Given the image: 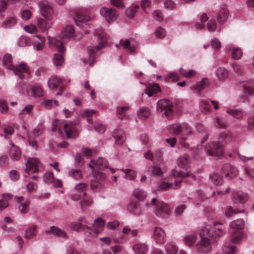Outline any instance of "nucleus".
<instances>
[{
  "instance_id": "f8f14e48",
  "label": "nucleus",
  "mask_w": 254,
  "mask_h": 254,
  "mask_svg": "<svg viewBox=\"0 0 254 254\" xmlns=\"http://www.w3.org/2000/svg\"><path fill=\"white\" fill-rule=\"evenodd\" d=\"M7 68L13 71L15 75H18L19 78L21 79L24 78L23 73L28 71V67L26 64L22 63L18 66H14L13 64H10L7 66Z\"/></svg>"
},
{
  "instance_id": "9d476101",
  "label": "nucleus",
  "mask_w": 254,
  "mask_h": 254,
  "mask_svg": "<svg viewBox=\"0 0 254 254\" xmlns=\"http://www.w3.org/2000/svg\"><path fill=\"white\" fill-rule=\"evenodd\" d=\"M76 124L70 122L64 124L63 127H59L58 131L62 135H64L67 138L72 137L73 133L76 130Z\"/></svg>"
},
{
  "instance_id": "0e129e2a",
  "label": "nucleus",
  "mask_w": 254,
  "mask_h": 254,
  "mask_svg": "<svg viewBox=\"0 0 254 254\" xmlns=\"http://www.w3.org/2000/svg\"><path fill=\"white\" fill-rule=\"evenodd\" d=\"M37 26L43 31H45L48 29V23L47 21L45 19H38Z\"/></svg>"
},
{
  "instance_id": "c85d7f7f",
  "label": "nucleus",
  "mask_w": 254,
  "mask_h": 254,
  "mask_svg": "<svg viewBox=\"0 0 254 254\" xmlns=\"http://www.w3.org/2000/svg\"><path fill=\"white\" fill-rule=\"evenodd\" d=\"M243 88L246 94L250 95L254 94V81L246 82L243 85Z\"/></svg>"
},
{
  "instance_id": "6ab92c4d",
  "label": "nucleus",
  "mask_w": 254,
  "mask_h": 254,
  "mask_svg": "<svg viewBox=\"0 0 254 254\" xmlns=\"http://www.w3.org/2000/svg\"><path fill=\"white\" fill-rule=\"evenodd\" d=\"M222 172L225 174V177L229 179L235 177L237 174V170L235 167L229 163L225 164L222 168Z\"/></svg>"
},
{
  "instance_id": "bf43d9fd",
  "label": "nucleus",
  "mask_w": 254,
  "mask_h": 254,
  "mask_svg": "<svg viewBox=\"0 0 254 254\" xmlns=\"http://www.w3.org/2000/svg\"><path fill=\"white\" fill-rule=\"evenodd\" d=\"M30 39L25 36H21L18 40V44L20 47H24L30 44Z\"/></svg>"
},
{
  "instance_id": "37998d69",
  "label": "nucleus",
  "mask_w": 254,
  "mask_h": 254,
  "mask_svg": "<svg viewBox=\"0 0 254 254\" xmlns=\"http://www.w3.org/2000/svg\"><path fill=\"white\" fill-rule=\"evenodd\" d=\"M64 52L61 53V54H55L53 58V63L56 66L61 65L64 62V58L63 54Z\"/></svg>"
},
{
  "instance_id": "c9c22d12",
  "label": "nucleus",
  "mask_w": 254,
  "mask_h": 254,
  "mask_svg": "<svg viewBox=\"0 0 254 254\" xmlns=\"http://www.w3.org/2000/svg\"><path fill=\"white\" fill-rule=\"evenodd\" d=\"M226 112L229 115L237 119L242 120L243 118V112L241 110L228 109Z\"/></svg>"
},
{
  "instance_id": "1a4fd4ad",
  "label": "nucleus",
  "mask_w": 254,
  "mask_h": 254,
  "mask_svg": "<svg viewBox=\"0 0 254 254\" xmlns=\"http://www.w3.org/2000/svg\"><path fill=\"white\" fill-rule=\"evenodd\" d=\"M39 164V160L36 158H30L26 164V168L25 169V177L31 174L37 173L39 171L38 166Z\"/></svg>"
},
{
  "instance_id": "09e8293b",
  "label": "nucleus",
  "mask_w": 254,
  "mask_h": 254,
  "mask_svg": "<svg viewBox=\"0 0 254 254\" xmlns=\"http://www.w3.org/2000/svg\"><path fill=\"white\" fill-rule=\"evenodd\" d=\"M213 183L215 185H220L222 184V180L219 175L217 173H214L210 175Z\"/></svg>"
},
{
  "instance_id": "de8ad7c7",
  "label": "nucleus",
  "mask_w": 254,
  "mask_h": 254,
  "mask_svg": "<svg viewBox=\"0 0 254 254\" xmlns=\"http://www.w3.org/2000/svg\"><path fill=\"white\" fill-rule=\"evenodd\" d=\"M134 195L137 199L143 200L146 196V193L143 190L136 189L134 190Z\"/></svg>"
},
{
  "instance_id": "ddd939ff",
  "label": "nucleus",
  "mask_w": 254,
  "mask_h": 254,
  "mask_svg": "<svg viewBox=\"0 0 254 254\" xmlns=\"http://www.w3.org/2000/svg\"><path fill=\"white\" fill-rule=\"evenodd\" d=\"M207 153L210 156H221L224 153L223 146L219 142H212L209 144Z\"/></svg>"
},
{
  "instance_id": "423d86ee",
  "label": "nucleus",
  "mask_w": 254,
  "mask_h": 254,
  "mask_svg": "<svg viewBox=\"0 0 254 254\" xmlns=\"http://www.w3.org/2000/svg\"><path fill=\"white\" fill-rule=\"evenodd\" d=\"M173 105L172 102L168 100L162 99L159 100L157 104V111L163 112L166 117H170L173 114Z\"/></svg>"
},
{
  "instance_id": "bb28decb",
  "label": "nucleus",
  "mask_w": 254,
  "mask_h": 254,
  "mask_svg": "<svg viewBox=\"0 0 254 254\" xmlns=\"http://www.w3.org/2000/svg\"><path fill=\"white\" fill-rule=\"evenodd\" d=\"M172 174L175 177H178L179 179L177 181H175V189H178L180 187V184L182 182V179L186 177L190 176V173H187L186 174L182 171L173 170Z\"/></svg>"
},
{
  "instance_id": "13d9d810",
  "label": "nucleus",
  "mask_w": 254,
  "mask_h": 254,
  "mask_svg": "<svg viewBox=\"0 0 254 254\" xmlns=\"http://www.w3.org/2000/svg\"><path fill=\"white\" fill-rule=\"evenodd\" d=\"M96 113V111L95 110H86L85 111L83 114L82 115L84 117H86L87 118V121L89 124H92V115L93 114H94Z\"/></svg>"
},
{
  "instance_id": "393cba45",
  "label": "nucleus",
  "mask_w": 254,
  "mask_h": 254,
  "mask_svg": "<svg viewBox=\"0 0 254 254\" xmlns=\"http://www.w3.org/2000/svg\"><path fill=\"white\" fill-rule=\"evenodd\" d=\"M128 211L134 215L138 216L142 212L140 204L138 202H131L127 206Z\"/></svg>"
},
{
  "instance_id": "2f4dec72",
  "label": "nucleus",
  "mask_w": 254,
  "mask_h": 254,
  "mask_svg": "<svg viewBox=\"0 0 254 254\" xmlns=\"http://www.w3.org/2000/svg\"><path fill=\"white\" fill-rule=\"evenodd\" d=\"M160 91V87L159 84L153 83L147 88L146 93L149 97H151Z\"/></svg>"
},
{
  "instance_id": "774afa93",
  "label": "nucleus",
  "mask_w": 254,
  "mask_h": 254,
  "mask_svg": "<svg viewBox=\"0 0 254 254\" xmlns=\"http://www.w3.org/2000/svg\"><path fill=\"white\" fill-rule=\"evenodd\" d=\"M155 34L158 38H163L166 35L165 29L161 27H159L156 29Z\"/></svg>"
},
{
  "instance_id": "20e7f679",
  "label": "nucleus",
  "mask_w": 254,
  "mask_h": 254,
  "mask_svg": "<svg viewBox=\"0 0 254 254\" xmlns=\"http://www.w3.org/2000/svg\"><path fill=\"white\" fill-rule=\"evenodd\" d=\"M169 132L173 135L182 133L183 135H189L191 133V128L186 124L176 123L170 125L168 127Z\"/></svg>"
},
{
  "instance_id": "603ef678",
  "label": "nucleus",
  "mask_w": 254,
  "mask_h": 254,
  "mask_svg": "<svg viewBox=\"0 0 254 254\" xmlns=\"http://www.w3.org/2000/svg\"><path fill=\"white\" fill-rule=\"evenodd\" d=\"M214 126L218 128H225L227 127L225 121L219 117H217L214 121Z\"/></svg>"
},
{
  "instance_id": "6e6552de",
  "label": "nucleus",
  "mask_w": 254,
  "mask_h": 254,
  "mask_svg": "<svg viewBox=\"0 0 254 254\" xmlns=\"http://www.w3.org/2000/svg\"><path fill=\"white\" fill-rule=\"evenodd\" d=\"M106 175L100 171L93 172V179L91 181L90 187L93 191H98L102 188V181L105 179Z\"/></svg>"
},
{
  "instance_id": "864d4df0",
  "label": "nucleus",
  "mask_w": 254,
  "mask_h": 254,
  "mask_svg": "<svg viewBox=\"0 0 254 254\" xmlns=\"http://www.w3.org/2000/svg\"><path fill=\"white\" fill-rule=\"evenodd\" d=\"M93 203L92 198L90 197H87L86 198L82 199L80 201V205L81 208L84 210L86 208L90 206Z\"/></svg>"
},
{
  "instance_id": "4d7b16f0",
  "label": "nucleus",
  "mask_w": 254,
  "mask_h": 254,
  "mask_svg": "<svg viewBox=\"0 0 254 254\" xmlns=\"http://www.w3.org/2000/svg\"><path fill=\"white\" fill-rule=\"evenodd\" d=\"M39 40L40 42L35 44L34 47L37 50H40L42 49L45 45V38L40 36V35H37L36 36Z\"/></svg>"
},
{
  "instance_id": "49530a36",
  "label": "nucleus",
  "mask_w": 254,
  "mask_h": 254,
  "mask_svg": "<svg viewBox=\"0 0 254 254\" xmlns=\"http://www.w3.org/2000/svg\"><path fill=\"white\" fill-rule=\"evenodd\" d=\"M148 172L151 174L158 176H162L163 174V172L161 168L158 166L154 165L150 166L148 168Z\"/></svg>"
},
{
  "instance_id": "79ce46f5",
  "label": "nucleus",
  "mask_w": 254,
  "mask_h": 254,
  "mask_svg": "<svg viewBox=\"0 0 254 254\" xmlns=\"http://www.w3.org/2000/svg\"><path fill=\"white\" fill-rule=\"evenodd\" d=\"M31 91L35 97H40L44 95L42 88L38 85H33L31 88Z\"/></svg>"
},
{
  "instance_id": "473e14b6",
  "label": "nucleus",
  "mask_w": 254,
  "mask_h": 254,
  "mask_svg": "<svg viewBox=\"0 0 254 254\" xmlns=\"http://www.w3.org/2000/svg\"><path fill=\"white\" fill-rule=\"evenodd\" d=\"M136 254H145L148 252V248L144 244H137L133 247Z\"/></svg>"
},
{
  "instance_id": "ea45409f",
  "label": "nucleus",
  "mask_w": 254,
  "mask_h": 254,
  "mask_svg": "<svg viewBox=\"0 0 254 254\" xmlns=\"http://www.w3.org/2000/svg\"><path fill=\"white\" fill-rule=\"evenodd\" d=\"M16 23V19L15 16H12L6 18L2 23V27L4 28H10Z\"/></svg>"
},
{
  "instance_id": "aec40b11",
  "label": "nucleus",
  "mask_w": 254,
  "mask_h": 254,
  "mask_svg": "<svg viewBox=\"0 0 254 254\" xmlns=\"http://www.w3.org/2000/svg\"><path fill=\"white\" fill-rule=\"evenodd\" d=\"M105 222L102 219L97 218L95 219L94 225L93 226H89L93 230L90 235L97 236L102 231Z\"/></svg>"
},
{
  "instance_id": "2eb2a0df",
  "label": "nucleus",
  "mask_w": 254,
  "mask_h": 254,
  "mask_svg": "<svg viewBox=\"0 0 254 254\" xmlns=\"http://www.w3.org/2000/svg\"><path fill=\"white\" fill-rule=\"evenodd\" d=\"M107 161L103 158H99L97 160H92L88 164L89 167L93 170V172L98 171L107 167Z\"/></svg>"
},
{
  "instance_id": "c756f323",
  "label": "nucleus",
  "mask_w": 254,
  "mask_h": 254,
  "mask_svg": "<svg viewBox=\"0 0 254 254\" xmlns=\"http://www.w3.org/2000/svg\"><path fill=\"white\" fill-rule=\"evenodd\" d=\"M212 233H214L212 236H209V238H207V249H208V245L210 242L215 241L217 237H220L222 234V230L221 228H215L211 230Z\"/></svg>"
},
{
  "instance_id": "f704fd0d",
  "label": "nucleus",
  "mask_w": 254,
  "mask_h": 254,
  "mask_svg": "<svg viewBox=\"0 0 254 254\" xmlns=\"http://www.w3.org/2000/svg\"><path fill=\"white\" fill-rule=\"evenodd\" d=\"M150 111L147 107H142L137 112L138 117L141 120H145L149 117Z\"/></svg>"
},
{
  "instance_id": "a878e982",
  "label": "nucleus",
  "mask_w": 254,
  "mask_h": 254,
  "mask_svg": "<svg viewBox=\"0 0 254 254\" xmlns=\"http://www.w3.org/2000/svg\"><path fill=\"white\" fill-rule=\"evenodd\" d=\"M113 136L115 139L116 143L118 145H122L126 140V135L124 131L121 129L115 130L113 132Z\"/></svg>"
},
{
  "instance_id": "680f3d73",
  "label": "nucleus",
  "mask_w": 254,
  "mask_h": 254,
  "mask_svg": "<svg viewBox=\"0 0 254 254\" xmlns=\"http://www.w3.org/2000/svg\"><path fill=\"white\" fill-rule=\"evenodd\" d=\"M126 174V178L127 179L132 180L136 177V173L131 169H122Z\"/></svg>"
},
{
  "instance_id": "052dcab7",
  "label": "nucleus",
  "mask_w": 254,
  "mask_h": 254,
  "mask_svg": "<svg viewBox=\"0 0 254 254\" xmlns=\"http://www.w3.org/2000/svg\"><path fill=\"white\" fill-rule=\"evenodd\" d=\"M243 52L239 48H235L232 52V57L235 60H239L242 56Z\"/></svg>"
},
{
  "instance_id": "4468645a",
  "label": "nucleus",
  "mask_w": 254,
  "mask_h": 254,
  "mask_svg": "<svg viewBox=\"0 0 254 254\" xmlns=\"http://www.w3.org/2000/svg\"><path fill=\"white\" fill-rule=\"evenodd\" d=\"M100 13L109 22L117 19L118 16L117 12L114 8L103 7L100 9Z\"/></svg>"
},
{
  "instance_id": "4be33fe9",
  "label": "nucleus",
  "mask_w": 254,
  "mask_h": 254,
  "mask_svg": "<svg viewBox=\"0 0 254 254\" xmlns=\"http://www.w3.org/2000/svg\"><path fill=\"white\" fill-rule=\"evenodd\" d=\"M232 199L237 204L245 203L248 199V194L242 192H235L232 193Z\"/></svg>"
},
{
  "instance_id": "a211bd4d",
  "label": "nucleus",
  "mask_w": 254,
  "mask_h": 254,
  "mask_svg": "<svg viewBox=\"0 0 254 254\" xmlns=\"http://www.w3.org/2000/svg\"><path fill=\"white\" fill-rule=\"evenodd\" d=\"M206 87V78H203L201 81L197 82L195 85L190 86V89L198 96L202 97L203 91Z\"/></svg>"
},
{
  "instance_id": "39448f33",
  "label": "nucleus",
  "mask_w": 254,
  "mask_h": 254,
  "mask_svg": "<svg viewBox=\"0 0 254 254\" xmlns=\"http://www.w3.org/2000/svg\"><path fill=\"white\" fill-rule=\"evenodd\" d=\"M79 222H74L70 224V228L75 231H83L87 236H90L93 231L88 226L91 223L85 219V217H81L78 219Z\"/></svg>"
},
{
  "instance_id": "7ed1b4c3",
  "label": "nucleus",
  "mask_w": 254,
  "mask_h": 254,
  "mask_svg": "<svg viewBox=\"0 0 254 254\" xmlns=\"http://www.w3.org/2000/svg\"><path fill=\"white\" fill-rule=\"evenodd\" d=\"M244 222L242 219H237L232 221L230 224L229 232L230 241L235 244L239 243L243 237L242 229L244 227Z\"/></svg>"
},
{
  "instance_id": "c03bdc74",
  "label": "nucleus",
  "mask_w": 254,
  "mask_h": 254,
  "mask_svg": "<svg viewBox=\"0 0 254 254\" xmlns=\"http://www.w3.org/2000/svg\"><path fill=\"white\" fill-rule=\"evenodd\" d=\"M245 210L239 211L237 209H233L232 207L229 206L227 207L225 210V215L226 217L230 218L233 216L234 214H236L239 213L244 212Z\"/></svg>"
},
{
  "instance_id": "a18cd8bd",
  "label": "nucleus",
  "mask_w": 254,
  "mask_h": 254,
  "mask_svg": "<svg viewBox=\"0 0 254 254\" xmlns=\"http://www.w3.org/2000/svg\"><path fill=\"white\" fill-rule=\"evenodd\" d=\"M180 74L184 77L186 78H192L195 76L196 74V72L193 70H189V71H187L186 69H183V68H181L180 69Z\"/></svg>"
},
{
  "instance_id": "72a5a7b5",
  "label": "nucleus",
  "mask_w": 254,
  "mask_h": 254,
  "mask_svg": "<svg viewBox=\"0 0 254 254\" xmlns=\"http://www.w3.org/2000/svg\"><path fill=\"white\" fill-rule=\"evenodd\" d=\"M228 11L226 8H223L218 13L217 16L218 21L220 23H224L228 17Z\"/></svg>"
},
{
  "instance_id": "a19ab883",
  "label": "nucleus",
  "mask_w": 254,
  "mask_h": 254,
  "mask_svg": "<svg viewBox=\"0 0 254 254\" xmlns=\"http://www.w3.org/2000/svg\"><path fill=\"white\" fill-rule=\"evenodd\" d=\"M190 157L187 155H184L180 157L178 160V164L182 168H185L188 166L190 163Z\"/></svg>"
},
{
  "instance_id": "f3484780",
  "label": "nucleus",
  "mask_w": 254,
  "mask_h": 254,
  "mask_svg": "<svg viewBox=\"0 0 254 254\" xmlns=\"http://www.w3.org/2000/svg\"><path fill=\"white\" fill-rule=\"evenodd\" d=\"M153 238L158 244H162L166 241V234L164 231L160 227H155L154 230Z\"/></svg>"
},
{
  "instance_id": "412c9836",
  "label": "nucleus",
  "mask_w": 254,
  "mask_h": 254,
  "mask_svg": "<svg viewBox=\"0 0 254 254\" xmlns=\"http://www.w3.org/2000/svg\"><path fill=\"white\" fill-rule=\"evenodd\" d=\"M63 82V80L61 78L56 76H53L49 79L48 84L51 89H55L60 87V90H63V87L61 86Z\"/></svg>"
},
{
  "instance_id": "7c9ffc66",
  "label": "nucleus",
  "mask_w": 254,
  "mask_h": 254,
  "mask_svg": "<svg viewBox=\"0 0 254 254\" xmlns=\"http://www.w3.org/2000/svg\"><path fill=\"white\" fill-rule=\"evenodd\" d=\"M219 138L220 140L227 143L232 140L233 135L230 131L225 130L220 134Z\"/></svg>"
},
{
  "instance_id": "f03ea898",
  "label": "nucleus",
  "mask_w": 254,
  "mask_h": 254,
  "mask_svg": "<svg viewBox=\"0 0 254 254\" xmlns=\"http://www.w3.org/2000/svg\"><path fill=\"white\" fill-rule=\"evenodd\" d=\"M97 35L98 39L100 40L99 44L95 47H88V52L89 55V65L92 66L95 59L97 57L96 52L104 47L109 39V36L105 33L101 31V32H95Z\"/></svg>"
},
{
  "instance_id": "cd10ccee",
  "label": "nucleus",
  "mask_w": 254,
  "mask_h": 254,
  "mask_svg": "<svg viewBox=\"0 0 254 254\" xmlns=\"http://www.w3.org/2000/svg\"><path fill=\"white\" fill-rule=\"evenodd\" d=\"M215 75L218 80L224 81L228 77L229 72L225 68L219 67L216 70Z\"/></svg>"
},
{
  "instance_id": "e433bc0d",
  "label": "nucleus",
  "mask_w": 254,
  "mask_h": 254,
  "mask_svg": "<svg viewBox=\"0 0 254 254\" xmlns=\"http://www.w3.org/2000/svg\"><path fill=\"white\" fill-rule=\"evenodd\" d=\"M41 12L42 15L45 17H48L53 13V10L51 6L48 4H43L41 6Z\"/></svg>"
},
{
  "instance_id": "9b49d317",
  "label": "nucleus",
  "mask_w": 254,
  "mask_h": 254,
  "mask_svg": "<svg viewBox=\"0 0 254 254\" xmlns=\"http://www.w3.org/2000/svg\"><path fill=\"white\" fill-rule=\"evenodd\" d=\"M206 227L203 226L199 232L200 241L196 244V247L199 253L206 252Z\"/></svg>"
},
{
  "instance_id": "b1692460",
  "label": "nucleus",
  "mask_w": 254,
  "mask_h": 254,
  "mask_svg": "<svg viewBox=\"0 0 254 254\" xmlns=\"http://www.w3.org/2000/svg\"><path fill=\"white\" fill-rule=\"evenodd\" d=\"M47 235L53 234L58 237L67 239V235L65 232L56 226L51 227L49 230L45 231Z\"/></svg>"
},
{
  "instance_id": "e2e57ef3",
  "label": "nucleus",
  "mask_w": 254,
  "mask_h": 254,
  "mask_svg": "<svg viewBox=\"0 0 254 254\" xmlns=\"http://www.w3.org/2000/svg\"><path fill=\"white\" fill-rule=\"evenodd\" d=\"M139 6L138 5H135L134 7H129L127 9L126 11V13L127 15L131 18L133 17L135 13L136 10L139 8Z\"/></svg>"
},
{
  "instance_id": "4c0bfd02",
  "label": "nucleus",
  "mask_w": 254,
  "mask_h": 254,
  "mask_svg": "<svg viewBox=\"0 0 254 254\" xmlns=\"http://www.w3.org/2000/svg\"><path fill=\"white\" fill-rule=\"evenodd\" d=\"M178 251L177 246L173 243H168L165 246V251L167 254H176Z\"/></svg>"
},
{
  "instance_id": "5701e85b",
  "label": "nucleus",
  "mask_w": 254,
  "mask_h": 254,
  "mask_svg": "<svg viewBox=\"0 0 254 254\" xmlns=\"http://www.w3.org/2000/svg\"><path fill=\"white\" fill-rule=\"evenodd\" d=\"M11 147L9 149V156L11 159L14 160H18L21 157V152L19 147L14 145L13 143H10Z\"/></svg>"
},
{
  "instance_id": "338daca9",
  "label": "nucleus",
  "mask_w": 254,
  "mask_h": 254,
  "mask_svg": "<svg viewBox=\"0 0 254 254\" xmlns=\"http://www.w3.org/2000/svg\"><path fill=\"white\" fill-rule=\"evenodd\" d=\"M129 109V107L128 106L118 107L117 108V114L119 118L123 119L125 116L124 112Z\"/></svg>"
},
{
  "instance_id": "3c124183",
  "label": "nucleus",
  "mask_w": 254,
  "mask_h": 254,
  "mask_svg": "<svg viewBox=\"0 0 254 254\" xmlns=\"http://www.w3.org/2000/svg\"><path fill=\"white\" fill-rule=\"evenodd\" d=\"M130 41L128 39L120 40V45L123 47L124 48L127 49L130 53H133L135 49L133 47H130Z\"/></svg>"
},
{
  "instance_id": "dca6fc26",
  "label": "nucleus",
  "mask_w": 254,
  "mask_h": 254,
  "mask_svg": "<svg viewBox=\"0 0 254 254\" xmlns=\"http://www.w3.org/2000/svg\"><path fill=\"white\" fill-rule=\"evenodd\" d=\"M89 20V16L88 15L87 10L86 8L82 9L77 12L74 16V21L77 26L88 21Z\"/></svg>"
},
{
  "instance_id": "0eeeda50",
  "label": "nucleus",
  "mask_w": 254,
  "mask_h": 254,
  "mask_svg": "<svg viewBox=\"0 0 254 254\" xmlns=\"http://www.w3.org/2000/svg\"><path fill=\"white\" fill-rule=\"evenodd\" d=\"M156 198L152 199V203L156 204V206L154 210V212L157 216L166 217L169 215L170 213L169 206L165 203L162 201H158L156 203Z\"/></svg>"
},
{
  "instance_id": "58836bf2",
  "label": "nucleus",
  "mask_w": 254,
  "mask_h": 254,
  "mask_svg": "<svg viewBox=\"0 0 254 254\" xmlns=\"http://www.w3.org/2000/svg\"><path fill=\"white\" fill-rule=\"evenodd\" d=\"M36 226H32L29 227L25 231V238L29 240L35 236L37 233Z\"/></svg>"
},
{
  "instance_id": "6e6d98bb",
  "label": "nucleus",
  "mask_w": 254,
  "mask_h": 254,
  "mask_svg": "<svg viewBox=\"0 0 254 254\" xmlns=\"http://www.w3.org/2000/svg\"><path fill=\"white\" fill-rule=\"evenodd\" d=\"M68 174L75 180H79L82 177V173L78 169L72 170L69 171Z\"/></svg>"
},
{
  "instance_id": "f257e3e1",
  "label": "nucleus",
  "mask_w": 254,
  "mask_h": 254,
  "mask_svg": "<svg viewBox=\"0 0 254 254\" xmlns=\"http://www.w3.org/2000/svg\"><path fill=\"white\" fill-rule=\"evenodd\" d=\"M74 34V30L72 26L68 25L65 27L59 37L51 38L48 37L50 46L56 47L59 52L63 53L65 51L64 44L67 42L69 38L72 37Z\"/></svg>"
},
{
  "instance_id": "8fccbe9b",
  "label": "nucleus",
  "mask_w": 254,
  "mask_h": 254,
  "mask_svg": "<svg viewBox=\"0 0 254 254\" xmlns=\"http://www.w3.org/2000/svg\"><path fill=\"white\" fill-rule=\"evenodd\" d=\"M196 237L195 235H190L184 238V242L185 244L189 246H191L195 242Z\"/></svg>"
},
{
  "instance_id": "5fc2aeb1",
  "label": "nucleus",
  "mask_w": 254,
  "mask_h": 254,
  "mask_svg": "<svg viewBox=\"0 0 254 254\" xmlns=\"http://www.w3.org/2000/svg\"><path fill=\"white\" fill-rule=\"evenodd\" d=\"M11 198V195L9 194L7 195V198H3L0 199V210L2 211L8 206V199H10Z\"/></svg>"
},
{
  "instance_id": "69168bd1",
  "label": "nucleus",
  "mask_w": 254,
  "mask_h": 254,
  "mask_svg": "<svg viewBox=\"0 0 254 254\" xmlns=\"http://www.w3.org/2000/svg\"><path fill=\"white\" fill-rule=\"evenodd\" d=\"M54 179V174L53 172L46 173L43 176L44 181L47 184L52 183Z\"/></svg>"
}]
</instances>
